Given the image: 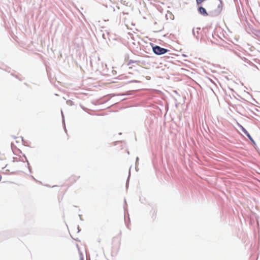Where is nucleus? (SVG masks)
<instances>
[{"label": "nucleus", "mask_w": 260, "mask_h": 260, "mask_svg": "<svg viewBox=\"0 0 260 260\" xmlns=\"http://www.w3.org/2000/svg\"><path fill=\"white\" fill-rule=\"evenodd\" d=\"M153 51L155 54L161 55L166 53L168 50L166 49L161 48L158 46H156L153 47Z\"/></svg>", "instance_id": "f257e3e1"}, {"label": "nucleus", "mask_w": 260, "mask_h": 260, "mask_svg": "<svg viewBox=\"0 0 260 260\" xmlns=\"http://www.w3.org/2000/svg\"><path fill=\"white\" fill-rule=\"evenodd\" d=\"M80 178L79 176H72L69 178V182L71 184H73L76 183Z\"/></svg>", "instance_id": "f03ea898"}, {"label": "nucleus", "mask_w": 260, "mask_h": 260, "mask_svg": "<svg viewBox=\"0 0 260 260\" xmlns=\"http://www.w3.org/2000/svg\"><path fill=\"white\" fill-rule=\"evenodd\" d=\"M198 11L199 12L204 16H207L208 15L206 9L202 7H200L198 9Z\"/></svg>", "instance_id": "7ed1b4c3"}, {"label": "nucleus", "mask_w": 260, "mask_h": 260, "mask_svg": "<svg viewBox=\"0 0 260 260\" xmlns=\"http://www.w3.org/2000/svg\"><path fill=\"white\" fill-rule=\"evenodd\" d=\"M223 8V5L221 1H219V4L218 5L217 9L215 10V11L218 13L219 14L222 11Z\"/></svg>", "instance_id": "20e7f679"}, {"label": "nucleus", "mask_w": 260, "mask_h": 260, "mask_svg": "<svg viewBox=\"0 0 260 260\" xmlns=\"http://www.w3.org/2000/svg\"><path fill=\"white\" fill-rule=\"evenodd\" d=\"M242 129L243 131V132L246 135V136L249 138V139L250 140H251V141H253L251 137L250 136V135H249V134L247 132V131L244 128H243V127H242Z\"/></svg>", "instance_id": "39448f33"}, {"label": "nucleus", "mask_w": 260, "mask_h": 260, "mask_svg": "<svg viewBox=\"0 0 260 260\" xmlns=\"http://www.w3.org/2000/svg\"><path fill=\"white\" fill-rule=\"evenodd\" d=\"M205 0H196L197 3L198 5L202 4L203 2H204Z\"/></svg>", "instance_id": "423d86ee"}, {"label": "nucleus", "mask_w": 260, "mask_h": 260, "mask_svg": "<svg viewBox=\"0 0 260 260\" xmlns=\"http://www.w3.org/2000/svg\"><path fill=\"white\" fill-rule=\"evenodd\" d=\"M81 260H83L82 259Z\"/></svg>", "instance_id": "0eeeda50"}]
</instances>
